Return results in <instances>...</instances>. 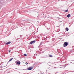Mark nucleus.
Instances as JSON below:
<instances>
[{
    "mask_svg": "<svg viewBox=\"0 0 74 74\" xmlns=\"http://www.w3.org/2000/svg\"><path fill=\"white\" fill-rule=\"evenodd\" d=\"M35 41H32L30 42V44H33V43H35Z\"/></svg>",
    "mask_w": 74,
    "mask_h": 74,
    "instance_id": "obj_3",
    "label": "nucleus"
},
{
    "mask_svg": "<svg viewBox=\"0 0 74 74\" xmlns=\"http://www.w3.org/2000/svg\"><path fill=\"white\" fill-rule=\"evenodd\" d=\"M16 63L17 64H18V65H20V64H21V62H16Z\"/></svg>",
    "mask_w": 74,
    "mask_h": 74,
    "instance_id": "obj_2",
    "label": "nucleus"
},
{
    "mask_svg": "<svg viewBox=\"0 0 74 74\" xmlns=\"http://www.w3.org/2000/svg\"><path fill=\"white\" fill-rule=\"evenodd\" d=\"M66 16L68 18H69V17H70V14H68V15H67Z\"/></svg>",
    "mask_w": 74,
    "mask_h": 74,
    "instance_id": "obj_6",
    "label": "nucleus"
},
{
    "mask_svg": "<svg viewBox=\"0 0 74 74\" xmlns=\"http://www.w3.org/2000/svg\"><path fill=\"white\" fill-rule=\"evenodd\" d=\"M13 59V58H11V59H10L9 61V62H11V60H12Z\"/></svg>",
    "mask_w": 74,
    "mask_h": 74,
    "instance_id": "obj_7",
    "label": "nucleus"
},
{
    "mask_svg": "<svg viewBox=\"0 0 74 74\" xmlns=\"http://www.w3.org/2000/svg\"><path fill=\"white\" fill-rule=\"evenodd\" d=\"M10 43H11V42H8L7 43H6V45H8V44H10Z\"/></svg>",
    "mask_w": 74,
    "mask_h": 74,
    "instance_id": "obj_5",
    "label": "nucleus"
},
{
    "mask_svg": "<svg viewBox=\"0 0 74 74\" xmlns=\"http://www.w3.org/2000/svg\"><path fill=\"white\" fill-rule=\"evenodd\" d=\"M34 56H37V54H35L34 55Z\"/></svg>",
    "mask_w": 74,
    "mask_h": 74,
    "instance_id": "obj_12",
    "label": "nucleus"
},
{
    "mask_svg": "<svg viewBox=\"0 0 74 74\" xmlns=\"http://www.w3.org/2000/svg\"><path fill=\"white\" fill-rule=\"evenodd\" d=\"M9 52H10V51H9Z\"/></svg>",
    "mask_w": 74,
    "mask_h": 74,
    "instance_id": "obj_15",
    "label": "nucleus"
},
{
    "mask_svg": "<svg viewBox=\"0 0 74 74\" xmlns=\"http://www.w3.org/2000/svg\"><path fill=\"white\" fill-rule=\"evenodd\" d=\"M32 69H33V67H29L28 68V70H32Z\"/></svg>",
    "mask_w": 74,
    "mask_h": 74,
    "instance_id": "obj_4",
    "label": "nucleus"
},
{
    "mask_svg": "<svg viewBox=\"0 0 74 74\" xmlns=\"http://www.w3.org/2000/svg\"><path fill=\"white\" fill-rule=\"evenodd\" d=\"M67 11H68V10H66L65 12H67Z\"/></svg>",
    "mask_w": 74,
    "mask_h": 74,
    "instance_id": "obj_13",
    "label": "nucleus"
},
{
    "mask_svg": "<svg viewBox=\"0 0 74 74\" xmlns=\"http://www.w3.org/2000/svg\"><path fill=\"white\" fill-rule=\"evenodd\" d=\"M24 56H27V54H24Z\"/></svg>",
    "mask_w": 74,
    "mask_h": 74,
    "instance_id": "obj_9",
    "label": "nucleus"
},
{
    "mask_svg": "<svg viewBox=\"0 0 74 74\" xmlns=\"http://www.w3.org/2000/svg\"><path fill=\"white\" fill-rule=\"evenodd\" d=\"M66 31H68L69 30V28H66Z\"/></svg>",
    "mask_w": 74,
    "mask_h": 74,
    "instance_id": "obj_8",
    "label": "nucleus"
},
{
    "mask_svg": "<svg viewBox=\"0 0 74 74\" xmlns=\"http://www.w3.org/2000/svg\"><path fill=\"white\" fill-rule=\"evenodd\" d=\"M3 62H2L1 64V65L3 64Z\"/></svg>",
    "mask_w": 74,
    "mask_h": 74,
    "instance_id": "obj_11",
    "label": "nucleus"
},
{
    "mask_svg": "<svg viewBox=\"0 0 74 74\" xmlns=\"http://www.w3.org/2000/svg\"><path fill=\"white\" fill-rule=\"evenodd\" d=\"M67 45H68V42H64V47H67Z\"/></svg>",
    "mask_w": 74,
    "mask_h": 74,
    "instance_id": "obj_1",
    "label": "nucleus"
},
{
    "mask_svg": "<svg viewBox=\"0 0 74 74\" xmlns=\"http://www.w3.org/2000/svg\"><path fill=\"white\" fill-rule=\"evenodd\" d=\"M49 57H52V55H50L49 56Z\"/></svg>",
    "mask_w": 74,
    "mask_h": 74,
    "instance_id": "obj_10",
    "label": "nucleus"
},
{
    "mask_svg": "<svg viewBox=\"0 0 74 74\" xmlns=\"http://www.w3.org/2000/svg\"><path fill=\"white\" fill-rule=\"evenodd\" d=\"M26 63H27V64H28V63H27V62H26V63H25V64H26Z\"/></svg>",
    "mask_w": 74,
    "mask_h": 74,
    "instance_id": "obj_14",
    "label": "nucleus"
}]
</instances>
